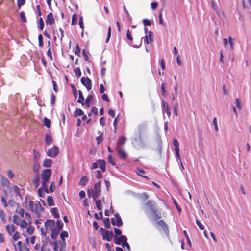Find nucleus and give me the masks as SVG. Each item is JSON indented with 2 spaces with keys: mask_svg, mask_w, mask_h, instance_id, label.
I'll list each match as a JSON object with an SVG mask.
<instances>
[{
  "mask_svg": "<svg viewBox=\"0 0 251 251\" xmlns=\"http://www.w3.org/2000/svg\"><path fill=\"white\" fill-rule=\"evenodd\" d=\"M146 205L148 209L152 212L155 220L157 221L161 218V211L157 209V204L155 201L148 200L146 203Z\"/></svg>",
  "mask_w": 251,
  "mask_h": 251,
  "instance_id": "f257e3e1",
  "label": "nucleus"
},
{
  "mask_svg": "<svg viewBox=\"0 0 251 251\" xmlns=\"http://www.w3.org/2000/svg\"><path fill=\"white\" fill-rule=\"evenodd\" d=\"M52 174L51 170L50 169H47L44 170L41 174L42 186L44 188L45 191L47 193H49L48 189V186L47 185L49 179L50 178Z\"/></svg>",
  "mask_w": 251,
  "mask_h": 251,
  "instance_id": "f03ea898",
  "label": "nucleus"
},
{
  "mask_svg": "<svg viewBox=\"0 0 251 251\" xmlns=\"http://www.w3.org/2000/svg\"><path fill=\"white\" fill-rule=\"evenodd\" d=\"M55 223V221L53 220H47L44 223L45 229L42 228L41 229L42 233L45 236L47 233V230H52L54 229Z\"/></svg>",
  "mask_w": 251,
  "mask_h": 251,
  "instance_id": "7ed1b4c3",
  "label": "nucleus"
},
{
  "mask_svg": "<svg viewBox=\"0 0 251 251\" xmlns=\"http://www.w3.org/2000/svg\"><path fill=\"white\" fill-rule=\"evenodd\" d=\"M101 181H98L95 185L93 189L92 198L94 201H96L101 195Z\"/></svg>",
  "mask_w": 251,
  "mask_h": 251,
  "instance_id": "20e7f679",
  "label": "nucleus"
},
{
  "mask_svg": "<svg viewBox=\"0 0 251 251\" xmlns=\"http://www.w3.org/2000/svg\"><path fill=\"white\" fill-rule=\"evenodd\" d=\"M102 231L101 235L103 240H106L108 241H110L113 238V233L112 231H108L102 228H100Z\"/></svg>",
  "mask_w": 251,
  "mask_h": 251,
  "instance_id": "39448f33",
  "label": "nucleus"
},
{
  "mask_svg": "<svg viewBox=\"0 0 251 251\" xmlns=\"http://www.w3.org/2000/svg\"><path fill=\"white\" fill-rule=\"evenodd\" d=\"M115 218L111 219V223L113 226H116L118 227L121 226L123 225L122 220L118 213L115 214Z\"/></svg>",
  "mask_w": 251,
  "mask_h": 251,
  "instance_id": "423d86ee",
  "label": "nucleus"
},
{
  "mask_svg": "<svg viewBox=\"0 0 251 251\" xmlns=\"http://www.w3.org/2000/svg\"><path fill=\"white\" fill-rule=\"evenodd\" d=\"M116 149L120 158L123 160H126L128 154L125 150L121 147H118Z\"/></svg>",
  "mask_w": 251,
  "mask_h": 251,
  "instance_id": "0eeeda50",
  "label": "nucleus"
},
{
  "mask_svg": "<svg viewBox=\"0 0 251 251\" xmlns=\"http://www.w3.org/2000/svg\"><path fill=\"white\" fill-rule=\"evenodd\" d=\"M59 152V148L57 147L54 146L48 151L47 154L48 156L55 157L58 154Z\"/></svg>",
  "mask_w": 251,
  "mask_h": 251,
  "instance_id": "6e6552de",
  "label": "nucleus"
},
{
  "mask_svg": "<svg viewBox=\"0 0 251 251\" xmlns=\"http://www.w3.org/2000/svg\"><path fill=\"white\" fill-rule=\"evenodd\" d=\"M81 82L87 88L88 91H90L92 88L91 80L88 77H82L81 78Z\"/></svg>",
  "mask_w": 251,
  "mask_h": 251,
  "instance_id": "1a4fd4ad",
  "label": "nucleus"
},
{
  "mask_svg": "<svg viewBox=\"0 0 251 251\" xmlns=\"http://www.w3.org/2000/svg\"><path fill=\"white\" fill-rule=\"evenodd\" d=\"M127 238L125 235H121L120 237H118L117 236L114 237V243L116 245H123L127 241Z\"/></svg>",
  "mask_w": 251,
  "mask_h": 251,
  "instance_id": "9d476101",
  "label": "nucleus"
},
{
  "mask_svg": "<svg viewBox=\"0 0 251 251\" xmlns=\"http://www.w3.org/2000/svg\"><path fill=\"white\" fill-rule=\"evenodd\" d=\"M43 210L44 208L42 207L40 203L39 202H36L33 212L36 214L37 217H39L40 216L41 213Z\"/></svg>",
  "mask_w": 251,
  "mask_h": 251,
  "instance_id": "9b49d317",
  "label": "nucleus"
},
{
  "mask_svg": "<svg viewBox=\"0 0 251 251\" xmlns=\"http://www.w3.org/2000/svg\"><path fill=\"white\" fill-rule=\"evenodd\" d=\"M55 23L53 13L50 12L49 13L46 19V23L47 25H52Z\"/></svg>",
  "mask_w": 251,
  "mask_h": 251,
  "instance_id": "f8f14e48",
  "label": "nucleus"
},
{
  "mask_svg": "<svg viewBox=\"0 0 251 251\" xmlns=\"http://www.w3.org/2000/svg\"><path fill=\"white\" fill-rule=\"evenodd\" d=\"M162 111L163 112H166L167 116L170 117L171 114L170 107L166 101L163 100L162 104Z\"/></svg>",
  "mask_w": 251,
  "mask_h": 251,
  "instance_id": "ddd939ff",
  "label": "nucleus"
},
{
  "mask_svg": "<svg viewBox=\"0 0 251 251\" xmlns=\"http://www.w3.org/2000/svg\"><path fill=\"white\" fill-rule=\"evenodd\" d=\"M13 244L15 250L16 251H22L23 248H24L27 251H29V249L27 247H26L25 246H23L22 243L20 241H18L17 243V247H16V245L15 244V243L14 242H13Z\"/></svg>",
  "mask_w": 251,
  "mask_h": 251,
  "instance_id": "4468645a",
  "label": "nucleus"
},
{
  "mask_svg": "<svg viewBox=\"0 0 251 251\" xmlns=\"http://www.w3.org/2000/svg\"><path fill=\"white\" fill-rule=\"evenodd\" d=\"M145 37L146 43L147 44H151L153 41L152 33L151 31L148 32V34L146 35Z\"/></svg>",
  "mask_w": 251,
  "mask_h": 251,
  "instance_id": "2eb2a0df",
  "label": "nucleus"
},
{
  "mask_svg": "<svg viewBox=\"0 0 251 251\" xmlns=\"http://www.w3.org/2000/svg\"><path fill=\"white\" fill-rule=\"evenodd\" d=\"M126 138L125 136H122L119 138L116 143V148H117L118 147H120L121 145H124L126 142Z\"/></svg>",
  "mask_w": 251,
  "mask_h": 251,
  "instance_id": "dca6fc26",
  "label": "nucleus"
},
{
  "mask_svg": "<svg viewBox=\"0 0 251 251\" xmlns=\"http://www.w3.org/2000/svg\"><path fill=\"white\" fill-rule=\"evenodd\" d=\"M157 225L162 228V229L166 232L168 231V226L167 224L163 220H160L157 221Z\"/></svg>",
  "mask_w": 251,
  "mask_h": 251,
  "instance_id": "f3484780",
  "label": "nucleus"
},
{
  "mask_svg": "<svg viewBox=\"0 0 251 251\" xmlns=\"http://www.w3.org/2000/svg\"><path fill=\"white\" fill-rule=\"evenodd\" d=\"M6 229L9 235H11L15 231V226L13 224L7 225L6 226Z\"/></svg>",
  "mask_w": 251,
  "mask_h": 251,
  "instance_id": "a211bd4d",
  "label": "nucleus"
},
{
  "mask_svg": "<svg viewBox=\"0 0 251 251\" xmlns=\"http://www.w3.org/2000/svg\"><path fill=\"white\" fill-rule=\"evenodd\" d=\"M98 162L99 163L100 168L103 172H105V161L103 159H99Z\"/></svg>",
  "mask_w": 251,
  "mask_h": 251,
  "instance_id": "6ab92c4d",
  "label": "nucleus"
},
{
  "mask_svg": "<svg viewBox=\"0 0 251 251\" xmlns=\"http://www.w3.org/2000/svg\"><path fill=\"white\" fill-rule=\"evenodd\" d=\"M41 167L38 162H34L32 165L33 171L37 174H38Z\"/></svg>",
  "mask_w": 251,
  "mask_h": 251,
  "instance_id": "aec40b11",
  "label": "nucleus"
},
{
  "mask_svg": "<svg viewBox=\"0 0 251 251\" xmlns=\"http://www.w3.org/2000/svg\"><path fill=\"white\" fill-rule=\"evenodd\" d=\"M1 183L3 186L4 187H9L10 185V182L4 176H1Z\"/></svg>",
  "mask_w": 251,
  "mask_h": 251,
  "instance_id": "412c9836",
  "label": "nucleus"
},
{
  "mask_svg": "<svg viewBox=\"0 0 251 251\" xmlns=\"http://www.w3.org/2000/svg\"><path fill=\"white\" fill-rule=\"evenodd\" d=\"M52 160L49 159H45L43 163V166L45 167H50L51 166Z\"/></svg>",
  "mask_w": 251,
  "mask_h": 251,
  "instance_id": "4be33fe9",
  "label": "nucleus"
},
{
  "mask_svg": "<svg viewBox=\"0 0 251 251\" xmlns=\"http://www.w3.org/2000/svg\"><path fill=\"white\" fill-rule=\"evenodd\" d=\"M33 153L34 155V161L38 162L40 158V153L38 151H36L35 150H33Z\"/></svg>",
  "mask_w": 251,
  "mask_h": 251,
  "instance_id": "5701e85b",
  "label": "nucleus"
},
{
  "mask_svg": "<svg viewBox=\"0 0 251 251\" xmlns=\"http://www.w3.org/2000/svg\"><path fill=\"white\" fill-rule=\"evenodd\" d=\"M52 214L55 218H59L60 217L59 214L58 212V209L56 207L52 208L51 210Z\"/></svg>",
  "mask_w": 251,
  "mask_h": 251,
  "instance_id": "b1692460",
  "label": "nucleus"
},
{
  "mask_svg": "<svg viewBox=\"0 0 251 251\" xmlns=\"http://www.w3.org/2000/svg\"><path fill=\"white\" fill-rule=\"evenodd\" d=\"M45 141L47 145H50L52 142L51 136L50 134H47L45 137Z\"/></svg>",
  "mask_w": 251,
  "mask_h": 251,
  "instance_id": "393cba45",
  "label": "nucleus"
},
{
  "mask_svg": "<svg viewBox=\"0 0 251 251\" xmlns=\"http://www.w3.org/2000/svg\"><path fill=\"white\" fill-rule=\"evenodd\" d=\"M51 231V237L53 239H55L58 236L60 231L55 229H53Z\"/></svg>",
  "mask_w": 251,
  "mask_h": 251,
  "instance_id": "a878e982",
  "label": "nucleus"
},
{
  "mask_svg": "<svg viewBox=\"0 0 251 251\" xmlns=\"http://www.w3.org/2000/svg\"><path fill=\"white\" fill-rule=\"evenodd\" d=\"M16 212L19 214L20 217H23L25 214V210L24 209L21 208L20 207H18L16 209Z\"/></svg>",
  "mask_w": 251,
  "mask_h": 251,
  "instance_id": "bb28decb",
  "label": "nucleus"
},
{
  "mask_svg": "<svg viewBox=\"0 0 251 251\" xmlns=\"http://www.w3.org/2000/svg\"><path fill=\"white\" fill-rule=\"evenodd\" d=\"M84 98L83 96V94L82 92L79 90V98L77 100V102L79 103L82 104V105H84Z\"/></svg>",
  "mask_w": 251,
  "mask_h": 251,
  "instance_id": "cd10ccee",
  "label": "nucleus"
},
{
  "mask_svg": "<svg viewBox=\"0 0 251 251\" xmlns=\"http://www.w3.org/2000/svg\"><path fill=\"white\" fill-rule=\"evenodd\" d=\"M66 244L65 241H61L59 243V251H65Z\"/></svg>",
  "mask_w": 251,
  "mask_h": 251,
  "instance_id": "c85d7f7f",
  "label": "nucleus"
},
{
  "mask_svg": "<svg viewBox=\"0 0 251 251\" xmlns=\"http://www.w3.org/2000/svg\"><path fill=\"white\" fill-rule=\"evenodd\" d=\"M44 124L45 126L48 128H50L51 126L50 120L46 117H45L44 119Z\"/></svg>",
  "mask_w": 251,
  "mask_h": 251,
  "instance_id": "c756f323",
  "label": "nucleus"
},
{
  "mask_svg": "<svg viewBox=\"0 0 251 251\" xmlns=\"http://www.w3.org/2000/svg\"><path fill=\"white\" fill-rule=\"evenodd\" d=\"M88 182V178L86 176H83L79 181V185L81 186H84L86 184V183Z\"/></svg>",
  "mask_w": 251,
  "mask_h": 251,
  "instance_id": "7c9ffc66",
  "label": "nucleus"
},
{
  "mask_svg": "<svg viewBox=\"0 0 251 251\" xmlns=\"http://www.w3.org/2000/svg\"><path fill=\"white\" fill-rule=\"evenodd\" d=\"M63 226V224L61 221L60 220H57L56 222V228L55 229L60 231L62 229Z\"/></svg>",
  "mask_w": 251,
  "mask_h": 251,
  "instance_id": "2f4dec72",
  "label": "nucleus"
},
{
  "mask_svg": "<svg viewBox=\"0 0 251 251\" xmlns=\"http://www.w3.org/2000/svg\"><path fill=\"white\" fill-rule=\"evenodd\" d=\"M136 173L139 176H140L144 177H147V176H144V174H145V171L144 170H143L142 169L137 168V171H136Z\"/></svg>",
  "mask_w": 251,
  "mask_h": 251,
  "instance_id": "473e14b6",
  "label": "nucleus"
},
{
  "mask_svg": "<svg viewBox=\"0 0 251 251\" xmlns=\"http://www.w3.org/2000/svg\"><path fill=\"white\" fill-rule=\"evenodd\" d=\"M83 115V111L80 108H77L74 113V116L75 117H77L79 116H82Z\"/></svg>",
  "mask_w": 251,
  "mask_h": 251,
  "instance_id": "72a5a7b5",
  "label": "nucleus"
},
{
  "mask_svg": "<svg viewBox=\"0 0 251 251\" xmlns=\"http://www.w3.org/2000/svg\"><path fill=\"white\" fill-rule=\"evenodd\" d=\"M103 223L105 225V227L108 229L110 227V219L109 218H106L105 219L103 220Z\"/></svg>",
  "mask_w": 251,
  "mask_h": 251,
  "instance_id": "f704fd0d",
  "label": "nucleus"
},
{
  "mask_svg": "<svg viewBox=\"0 0 251 251\" xmlns=\"http://www.w3.org/2000/svg\"><path fill=\"white\" fill-rule=\"evenodd\" d=\"M47 201L49 206H51L54 205V201L52 197L49 196L47 198Z\"/></svg>",
  "mask_w": 251,
  "mask_h": 251,
  "instance_id": "c9c22d12",
  "label": "nucleus"
},
{
  "mask_svg": "<svg viewBox=\"0 0 251 251\" xmlns=\"http://www.w3.org/2000/svg\"><path fill=\"white\" fill-rule=\"evenodd\" d=\"M77 15L75 13L72 15V23L71 24L72 25H74L77 24Z\"/></svg>",
  "mask_w": 251,
  "mask_h": 251,
  "instance_id": "e433bc0d",
  "label": "nucleus"
},
{
  "mask_svg": "<svg viewBox=\"0 0 251 251\" xmlns=\"http://www.w3.org/2000/svg\"><path fill=\"white\" fill-rule=\"evenodd\" d=\"M93 97L92 95H88L85 100V105L87 107L90 106V102L93 99Z\"/></svg>",
  "mask_w": 251,
  "mask_h": 251,
  "instance_id": "4c0bfd02",
  "label": "nucleus"
},
{
  "mask_svg": "<svg viewBox=\"0 0 251 251\" xmlns=\"http://www.w3.org/2000/svg\"><path fill=\"white\" fill-rule=\"evenodd\" d=\"M40 178L39 176L37 175L34 179L33 180V183L34 184L36 188H37L39 185Z\"/></svg>",
  "mask_w": 251,
  "mask_h": 251,
  "instance_id": "58836bf2",
  "label": "nucleus"
},
{
  "mask_svg": "<svg viewBox=\"0 0 251 251\" xmlns=\"http://www.w3.org/2000/svg\"><path fill=\"white\" fill-rule=\"evenodd\" d=\"M28 226L27 222L25 220L23 219L21 221L20 227L22 228H26Z\"/></svg>",
  "mask_w": 251,
  "mask_h": 251,
  "instance_id": "ea45409f",
  "label": "nucleus"
},
{
  "mask_svg": "<svg viewBox=\"0 0 251 251\" xmlns=\"http://www.w3.org/2000/svg\"><path fill=\"white\" fill-rule=\"evenodd\" d=\"M79 25L80 28L82 29V35H83L84 27V25H83V20L82 17H80L79 19Z\"/></svg>",
  "mask_w": 251,
  "mask_h": 251,
  "instance_id": "a19ab883",
  "label": "nucleus"
},
{
  "mask_svg": "<svg viewBox=\"0 0 251 251\" xmlns=\"http://www.w3.org/2000/svg\"><path fill=\"white\" fill-rule=\"evenodd\" d=\"M20 221V218L17 215H14L13 217V222L16 225H19Z\"/></svg>",
  "mask_w": 251,
  "mask_h": 251,
  "instance_id": "79ce46f5",
  "label": "nucleus"
},
{
  "mask_svg": "<svg viewBox=\"0 0 251 251\" xmlns=\"http://www.w3.org/2000/svg\"><path fill=\"white\" fill-rule=\"evenodd\" d=\"M68 233L67 231H63L60 234V238L62 241H65V238L68 237Z\"/></svg>",
  "mask_w": 251,
  "mask_h": 251,
  "instance_id": "37998d69",
  "label": "nucleus"
},
{
  "mask_svg": "<svg viewBox=\"0 0 251 251\" xmlns=\"http://www.w3.org/2000/svg\"><path fill=\"white\" fill-rule=\"evenodd\" d=\"M74 73H75V75L77 77H79L81 76V72L79 67L74 70Z\"/></svg>",
  "mask_w": 251,
  "mask_h": 251,
  "instance_id": "c03bdc74",
  "label": "nucleus"
},
{
  "mask_svg": "<svg viewBox=\"0 0 251 251\" xmlns=\"http://www.w3.org/2000/svg\"><path fill=\"white\" fill-rule=\"evenodd\" d=\"M96 201V205L97 208L100 211L102 210V205H101V202L100 200H98L97 199L95 201Z\"/></svg>",
  "mask_w": 251,
  "mask_h": 251,
  "instance_id": "a18cd8bd",
  "label": "nucleus"
},
{
  "mask_svg": "<svg viewBox=\"0 0 251 251\" xmlns=\"http://www.w3.org/2000/svg\"><path fill=\"white\" fill-rule=\"evenodd\" d=\"M34 228L33 226H30L27 228L26 231L29 235H31L33 233Z\"/></svg>",
  "mask_w": 251,
  "mask_h": 251,
  "instance_id": "49530a36",
  "label": "nucleus"
},
{
  "mask_svg": "<svg viewBox=\"0 0 251 251\" xmlns=\"http://www.w3.org/2000/svg\"><path fill=\"white\" fill-rule=\"evenodd\" d=\"M20 17L23 22L26 23L27 22V20L24 11H21L20 13Z\"/></svg>",
  "mask_w": 251,
  "mask_h": 251,
  "instance_id": "de8ad7c7",
  "label": "nucleus"
},
{
  "mask_svg": "<svg viewBox=\"0 0 251 251\" xmlns=\"http://www.w3.org/2000/svg\"><path fill=\"white\" fill-rule=\"evenodd\" d=\"M35 205V203H34L33 201H30L28 202V206L31 211L32 212L34 209V205Z\"/></svg>",
  "mask_w": 251,
  "mask_h": 251,
  "instance_id": "09e8293b",
  "label": "nucleus"
},
{
  "mask_svg": "<svg viewBox=\"0 0 251 251\" xmlns=\"http://www.w3.org/2000/svg\"><path fill=\"white\" fill-rule=\"evenodd\" d=\"M35 205V203H34L33 201H30L28 202V206L31 211L32 212L34 209V205Z\"/></svg>",
  "mask_w": 251,
  "mask_h": 251,
  "instance_id": "8fccbe9b",
  "label": "nucleus"
},
{
  "mask_svg": "<svg viewBox=\"0 0 251 251\" xmlns=\"http://www.w3.org/2000/svg\"><path fill=\"white\" fill-rule=\"evenodd\" d=\"M43 38L41 34L38 35L39 46L42 47L43 46Z\"/></svg>",
  "mask_w": 251,
  "mask_h": 251,
  "instance_id": "3c124183",
  "label": "nucleus"
},
{
  "mask_svg": "<svg viewBox=\"0 0 251 251\" xmlns=\"http://www.w3.org/2000/svg\"><path fill=\"white\" fill-rule=\"evenodd\" d=\"M143 23L145 26H150L151 25V21L147 19H144L143 20Z\"/></svg>",
  "mask_w": 251,
  "mask_h": 251,
  "instance_id": "603ef678",
  "label": "nucleus"
},
{
  "mask_svg": "<svg viewBox=\"0 0 251 251\" xmlns=\"http://www.w3.org/2000/svg\"><path fill=\"white\" fill-rule=\"evenodd\" d=\"M25 0H17V6L19 8L24 5L25 3Z\"/></svg>",
  "mask_w": 251,
  "mask_h": 251,
  "instance_id": "864d4df0",
  "label": "nucleus"
},
{
  "mask_svg": "<svg viewBox=\"0 0 251 251\" xmlns=\"http://www.w3.org/2000/svg\"><path fill=\"white\" fill-rule=\"evenodd\" d=\"M108 159L109 162L113 166H115V162L111 155H108Z\"/></svg>",
  "mask_w": 251,
  "mask_h": 251,
  "instance_id": "5fc2aeb1",
  "label": "nucleus"
},
{
  "mask_svg": "<svg viewBox=\"0 0 251 251\" xmlns=\"http://www.w3.org/2000/svg\"><path fill=\"white\" fill-rule=\"evenodd\" d=\"M173 143L174 146H175V150L177 149H179V143L177 139H173Z\"/></svg>",
  "mask_w": 251,
  "mask_h": 251,
  "instance_id": "6e6d98bb",
  "label": "nucleus"
},
{
  "mask_svg": "<svg viewBox=\"0 0 251 251\" xmlns=\"http://www.w3.org/2000/svg\"><path fill=\"white\" fill-rule=\"evenodd\" d=\"M39 28L40 29L42 30L44 28V21L42 18H40L39 20Z\"/></svg>",
  "mask_w": 251,
  "mask_h": 251,
  "instance_id": "4d7b16f0",
  "label": "nucleus"
},
{
  "mask_svg": "<svg viewBox=\"0 0 251 251\" xmlns=\"http://www.w3.org/2000/svg\"><path fill=\"white\" fill-rule=\"evenodd\" d=\"M96 141L97 144H100L103 140L102 133L96 138Z\"/></svg>",
  "mask_w": 251,
  "mask_h": 251,
  "instance_id": "13d9d810",
  "label": "nucleus"
},
{
  "mask_svg": "<svg viewBox=\"0 0 251 251\" xmlns=\"http://www.w3.org/2000/svg\"><path fill=\"white\" fill-rule=\"evenodd\" d=\"M0 217L2 221L3 222L5 223L6 222L5 215L4 211H3L2 210H1L0 211Z\"/></svg>",
  "mask_w": 251,
  "mask_h": 251,
  "instance_id": "bf43d9fd",
  "label": "nucleus"
},
{
  "mask_svg": "<svg viewBox=\"0 0 251 251\" xmlns=\"http://www.w3.org/2000/svg\"><path fill=\"white\" fill-rule=\"evenodd\" d=\"M183 233L186 238V240H187V243H188V244L191 246V241H190V239L189 238V237L187 234V232L186 230H184L183 231Z\"/></svg>",
  "mask_w": 251,
  "mask_h": 251,
  "instance_id": "052dcab7",
  "label": "nucleus"
},
{
  "mask_svg": "<svg viewBox=\"0 0 251 251\" xmlns=\"http://www.w3.org/2000/svg\"><path fill=\"white\" fill-rule=\"evenodd\" d=\"M20 238V235H19V233L18 232H15L14 234V235H13V237H12V238H13V240L14 241H16L17 240H18V239Z\"/></svg>",
  "mask_w": 251,
  "mask_h": 251,
  "instance_id": "680f3d73",
  "label": "nucleus"
},
{
  "mask_svg": "<svg viewBox=\"0 0 251 251\" xmlns=\"http://www.w3.org/2000/svg\"><path fill=\"white\" fill-rule=\"evenodd\" d=\"M126 36H127V38L129 40H130L131 42L133 41V38H132V37L131 36V31L129 29H128L127 31Z\"/></svg>",
  "mask_w": 251,
  "mask_h": 251,
  "instance_id": "e2e57ef3",
  "label": "nucleus"
},
{
  "mask_svg": "<svg viewBox=\"0 0 251 251\" xmlns=\"http://www.w3.org/2000/svg\"><path fill=\"white\" fill-rule=\"evenodd\" d=\"M25 216L26 220L28 221L29 223L30 224L31 223V217L29 213L27 212L25 213Z\"/></svg>",
  "mask_w": 251,
  "mask_h": 251,
  "instance_id": "0e129e2a",
  "label": "nucleus"
},
{
  "mask_svg": "<svg viewBox=\"0 0 251 251\" xmlns=\"http://www.w3.org/2000/svg\"><path fill=\"white\" fill-rule=\"evenodd\" d=\"M96 177L97 179H100L102 178V174L100 170L96 171Z\"/></svg>",
  "mask_w": 251,
  "mask_h": 251,
  "instance_id": "69168bd1",
  "label": "nucleus"
},
{
  "mask_svg": "<svg viewBox=\"0 0 251 251\" xmlns=\"http://www.w3.org/2000/svg\"><path fill=\"white\" fill-rule=\"evenodd\" d=\"M54 251H58L59 244L57 241H55L52 244Z\"/></svg>",
  "mask_w": 251,
  "mask_h": 251,
  "instance_id": "338daca9",
  "label": "nucleus"
},
{
  "mask_svg": "<svg viewBox=\"0 0 251 251\" xmlns=\"http://www.w3.org/2000/svg\"><path fill=\"white\" fill-rule=\"evenodd\" d=\"M196 223L198 225V226H199V228L202 230L204 229V226H203V225L201 223L200 221H199V220H196Z\"/></svg>",
  "mask_w": 251,
  "mask_h": 251,
  "instance_id": "774afa93",
  "label": "nucleus"
}]
</instances>
